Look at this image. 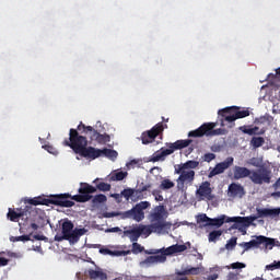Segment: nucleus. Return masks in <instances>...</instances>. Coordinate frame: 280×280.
<instances>
[{
  "label": "nucleus",
  "instance_id": "10",
  "mask_svg": "<svg viewBox=\"0 0 280 280\" xmlns=\"http://www.w3.org/2000/svg\"><path fill=\"white\" fill-rule=\"evenodd\" d=\"M249 179L254 185H264V183L270 185V180H272V171L266 166H260L258 170L252 171Z\"/></svg>",
  "mask_w": 280,
  "mask_h": 280
},
{
  "label": "nucleus",
  "instance_id": "24",
  "mask_svg": "<svg viewBox=\"0 0 280 280\" xmlns=\"http://www.w3.org/2000/svg\"><path fill=\"white\" fill-rule=\"evenodd\" d=\"M163 224L161 223H152L150 225H140V231H142V235H152V233H162Z\"/></svg>",
  "mask_w": 280,
  "mask_h": 280
},
{
  "label": "nucleus",
  "instance_id": "37",
  "mask_svg": "<svg viewBox=\"0 0 280 280\" xmlns=\"http://www.w3.org/2000/svg\"><path fill=\"white\" fill-rule=\"evenodd\" d=\"M174 185L175 184L172 182V179H163L160 184V189L166 191L167 189H173Z\"/></svg>",
  "mask_w": 280,
  "mask_h": 280
},
{
  "label": "nucleus",
  "instance_id": "59",
  "mask_svg": "<svg viewBox=\"0 0 280 280\" xmlns=\"http://www.w3.org/2000/svg\"><path fill=\"white\" fill-rule=\"evenodd\" d=\"M121 231L120 228H112L107 230V233H119Z\"/></svg>",
  "mask_w": 280,
  "mask_h": 280
},
{
  "label": "nucleus",
  "instance_id": "1",
  "mask_svg": "<svg viewBox=\"0 0 280 280\" xmlns=\"http://www.w3.org/2000/svg\"><path fill=\"white\" fill-rule=\"evenodd\" d=\"M67 198H71V194H60L50 196V198H45L43 196L34 197V198H25V205H32L33 207H38V205H45L49 207V205H55L56 207H73L75 202L68 200Z\"/></svg>",
  "mask_w": 280,
  "mask_h": 280
},
{
  "label": "nucleus",
  "instance_id": "58",
  "mask_svg": "<svg viewBox=\"0 0 280 280\" xmlns=\"http://www.w3.org/2000/svg\"><path fill=\"white\" fill-rule=\"evenodd\" d=\"M8 258H3V257H0V268L3 267V266H8Z\"/></svg>",
  "mask_w": 280,
  "mask_h": 280
},
{
  "label": "nucleus",
  "instance_id": "35",
  "mask_svg": "<svg viewBox=\"0 0 280 280\" xmlns=\"http://www.w3.org/2000/svg\"><path fill=\"white\" fill-rule=\"evenodd\" d=\"M121 197L126 198V200H130V198H132V197L137 198V189H135V188H125L121 191Z\"/></svg>",
  "mask_w": 280,
  "mask_h": 280
},
{
  "label": "nucleus",
  "instance_id": "41",
  "mask_svg": "<svg viewBox=\"0 0 280 280\" xmlns=\"http://www.w3.org/2000/svg\"><path fill=\"white\" fill-rule=\"evenodd\" d=\"M108 200V198H106V195H96L94 196V198L92 199L93 205H102V202H106Z\"/></svg>",
  "mask_w": 280,
  "mask_h": 280
},
{
  "label": "nucleus",
  "instance_id": "43",
  "mask_svg": "<svg viewBox=\"0 0 280 280\" xmlns=\"http://www.w3.org/2000/svg\"><path fill=\"white\" fill-rule=\"evenodd\" d=\"M98 253L101 255H110V257H117V250H110L106 247L100 248Z\"/></svg>",
  "mask_w": 280,
  "mask_h": 280
},
{
  "label": "nucleus",
  "instance_id": "27",
  "mask_svg": "<svg viewBox=\"0 0 280 280\" xmlns=\"http://www.w3.org/2000/svg\"><path fill=\"white\" fill-rule=\"evenodd\" d=\"M186 249H187V245L175 244L167 247L166 249L164 248L163 253H164V256L167 257L170 255H176V253H185Z\"/></svg>",
  "mask_w": 280,
  "mask_h": 280
},
{
  "label": "nucleus",
  "instance_id": "45",
  "mask_svg": "<svg viewBox=\"0 0 280 280\" xmlns=\"http://www.w3.org/2000/svg\"><path fill=\"white\" fill-rule=\"evenodd\" d=\"M265 270H270V271L280 270V260L279 261L275 260L270 265H266Z\"/></svg>",
  "mask_w": 280,
  "mask_h": 280
},
{
  "label": "nucleus",
  "instance_id": "36",
  "mask_svg": "<svg viewBox=\"0 0 280 280\" xmlns=\"http://www.w3.org/2000/svg\"><path fill=\"white\" fill-rule=\"evenodd\" d=\"M264 143H266V139H264V137H253L250 140V145H253L255 150H257V148H261Z\"/></svg>",
  "mask_w": 280,
  "mask_h": 280
},
{
  "label": "nucleus",
  "instance_id": "26",
  "mask_svg": "<svg viewBox=\"0 0 280 280\" xmlns=\"http://www.w3.org/2000/svg\"><path fill=\"white\" fill-rule=\"evenodd\" d=\"M234 180H241V178H250L252 171L244 166H234Z\"/></svg>",
  "mask_w": 280,
  "mask_h": 280
},
{
  "label": "nucleus",
  "instance_id": "32",
  "mask_svg": "<svg viewBox=\"0 0 280 280\" xmlns=\"http://www.w3.org/2000/svg\"><path fill=\"white\" fill-rule=\"evenodd\" d=\"M198 165H200V162L189 160L186 163H182V164L177 165V167H179L180 170H184V171H189V170H196V167H198Z\"/></svg>",
  "mask_w": 280,
  "mask_h": 280
},
{
  "label": "nucleus",
  "instance_id": "39",
  "mask_svg": "<svg viewBox=\"0 0 280 280\" xmlns=\"http://www.w3.org/2000/svg\"><path fill=\"white\" fill-rule=\"evenodd\" d=\"M143 250H145L144 246H141V244H139L137 242L132 243L131 253L133 255H139V253H143Z\"/></svg>",
  "mask_w": 280,
  "mask_h": 280
},
{
  "label": "nucleus",
  "instance_id": "44",
  "mask_svg": "<svg viewBox=\"0 0 280 280\" xmlns=\"http://www.w3.org/2000/svg\"><path fill=\"white\" fill-rule=\"evenodd\" d=\"M96 189H98V191H110V184L101 182L96 185Z\"/></svg>",
  "mask_w": 280,
  "mask_h": 280
},
{
  "label": "nucleus",
  "instance_id": "48",
  "mask_svg": "<svg viewBox=\"0 0 280 280\" xmlns=\"http://www.w3.org/2000/svg\"><path fill=\"white\" fill-rule=\"evenodd\" d=\"M152 196H154L155 200L158 202H163V195H161V191L160 190H153L152 191Z\"/></svg>",
  "mask_w": 280,
  "mask_h": 280
},
{
  "label": "nucleus",
  "instance_id": "17",
  "mask_svg": "<svg viewBox=\"0 0 280 280\" xmlns=\"http://www.w3.org/2000/svg\"><path fill=\"white\" fill-rule=\"evenodd\" d=\"M74 224L71 220L65 219L61 223V233L62 235H56L55 242H62L63 240H71V234L73 233Z\"/></svg>",
  "mask_w": 280,
  "mask_h": 280
},
{
  "label": "nucleus",
  "instance_id": "42",
  "mask_svg": "<svg viewBox=\"0 0 280 280\" xmlns=\"http://www.w3.org/2000/svg\"><path fill=\"white\" fill-rule=\"evenodd\" d=\"M235 246H237V237L230 238L228 241V243L225 244L226 250H233V248H235Z\"/></svg>",
  "mask_w": 280,
  "mask_h": 280
},
{
  "label": "nucleus",
  "instance_id": "18",
  "mask_svg": "<svg viewBox=\"0 0 280 280\" xmlns=\"http://www.w3.org/2000/svg\"><path fill=\"white\" fill-rule=\"evenodd\" d=\"M196 196H198L200 200H213L215 197L213 196V189H211V183L207 180L202 182L196 190Z\"/></svg>",
  "mask_w": 280,
  "mask_h": 280
},
{
  "label": "nucleus",
  "instance_id": "29",
  "mask_svg": "<svg viewBox=\"0 0 280 280\" xmlns=\"http://www.w3.org/2000/svg\"><path fill=\"white\" fill-rule=\"evenodd\" d=\"M125 178H128V172L126 171H115L109 175L110 183L124 180Z\"/></svg>",
  "mask_w": 280,
  "mask_h": 280
},
{
  "label": "nucleus",
  "instance_id": "54",
  "mask_svg": "<svg viewBox=\"0 0 280 280\" xmlns=\"http://www.w3.org/2000/svg\"><path fill=\"white\" fill-rule=\"evenodd\" d=\"M237 273L235 272H229L228 273V280H238Z\"/></svg>",
  "mask_w": 280,
  "mask_h": 280
},
{
  "label": "nucleus",
  "instance_id": "64",
  "mask_svg": "<svg viewBox=\"0 0 280 280\" xmlns=\"http://www.w3.org/2000/svg\"><path fill=\"white\" fill-rule=\"evenodd\" d=\"M276 86H277L278 89H280V82H279L278 84H276Z\"/></svg>",
  "mask_w": 280,
  "mask_h": 280
},
{
  "label": "nucleus",
  "instance_id": "13",
  "mask_svg": "<svg viewBox=\"0 0 280 280\" xmlns=\"http://www.w3.org/2000/svg\"><path fill=\"white\" fill-rule=\"evenodd\" d=\"M30 209H32V206H25L23 211L16 212L14 211V209L10 208L7 214V218L11 222H19V220H21L19 225H20V231H23V228L27 226V221L30 220V217H28Z\"/></svg>",
  "mask_w": 280,
  "mask_h": 280
},
{
  "label": "nucleus",
  "instance_id": "19",
  "mask_svg": "<svg viewBox=\"0 0 280 280\" xmlns=\"http://www.w3.org/2000/svg\"><path fill=\"white\" fill-rule=\"evenodd\" d=\"M233 158L229 156L223 162L218 163L214 168L209 173V178H213V176H218L219 174H224L231 165H233Z\"/></svg>",
  "mask_w": 280,
  "mask_h": 280
},
{
  "label": "nucleus",
  "instance_id": "28",
  "mask_svg": "<svg viewBox=\"0 0 280 280\" xmlns=\"http://www.w3.org/2000/svg\"><path fill=\"white\" fill-rule=\"evenodd\" d=\"M124 233L125 235H130L131 242H137L141 237V235H143V230H141V228L138 226L131 230H126Z\"/></svg>",
  "mask_w": 280,
  "mask_h": 280
},
{
  "label": "nucleus",
  "instance_id": "34",
  "mask_svg": "<svg viewBox=\"0 0 280 280\" xmlns=\"http://www.w3.org/2000/svg\"><path fill=\"white\" fill-rule=\"evenodd\" d=\"M103 155L107 159H110L112 161H115L117 156H119V153L113 149H102V156Z\"/></svg>",
  "mask_w": 280,
  "mask_h": 280
},
{
  "label": "nucleus",
  "instance_id": "61",
  "mask_svg": "<svg viewBox=\"0 0 280 280\" xmlns=\"http://www.w3.org/2000/svg\"><path fill=\"white\" fill-rule=\"evenodd\" d=\"M217 279H218V273L208 276V280H217Z\"/></svg>",
  "mask_w": 280,
  "mask_h": 280
},
{
  "label": "nucleus",
  "instance_id": "52",
  "mask_svg": "<svg viewBox=\"0 0 280 280\" xmlns=\"http://www.w3.org/2000/svg\"><path fill=\"white\" fill-rule=\"evenodd\" d=\"M44 150L49 152V154H56V148H54L52 145L46 144L44 145Z\"/></svg>",
  "mask_w": 280,
  "mask_h": 280
},
{
  "label": "nucleus",
  "instance_id": "60",
  "mask_svg": "<svg viewBox=\"0 0 280 280\" xmlns=\"http://www.w3.org/2000/svg\"><path fill=\"white\" fill-rule=\"evenodd\" d=\"M273 189H276V191L278 189H280V177L277 179V182L273 184Z\"/></svg>",
  "mask_w": 280,
  "mask_h": 280
},
{
  "label": "nucleus",
  "instance_id": "51",
  "mask_svg": "<svg viewBox=\"0 0 280 280\" xmlns=\"http://www.w3.org/2000/svg\"><path fill=\"white\" fill-rule=\"evenodd\" d=\"M163 250L164 248L162 249H147L144 250L145 255H159V253H161V255H163Z\"/></svg>",
  "mask_w": 280,
  "mask_h": 280
},
{
  "label": "nucleus",
  "instance_id": "47",
  "mask_svg": "<svg viewBox=\"0 0 280 280\" xmlns=\"http://www.w3.org/2000/svg\"><path fill=\"white\" fill-rule=\"evenodd\" d=\"M119 215L124 219V212H106L104 218H117Z\"/></svg>",
  "mask_w": 280,
  "mask_h": 280
},
{
  "label": "nucleus",
  "instance_id": "23",
  "mask_svg": "<svg viewBox=\"0 0 280 280\" xmlns=\"http://www.w3.org/2000/svg\"><path fill=\"white\" fill-rule=\"evenodd\" d=\"M30 222H35L39 226H45V214L38 213V211L36 210H32V207H31V209H28L27 224H30Z\"/></svg>",
  "mask_w": 280,
  "mask_h": 280
},
{
  "label": "nucleus",
  "instance_id": "33",
  "mask_svg": "<svg viewBox=\"0 0 280 280\" xmlns=\"http://www.w3.org/2000/svg\"><path fill=\"white\" fill-rule=\"evenodd\" d=\"M151 188H152V184L144 185L143 183H141L140 187L136 189V198L141 200L143 198V192L148 191Z\"/></svg>",
  "mask_w": 280,
  "mask_h": 280
},
{
  "label": "nucleus",
  "instance_id": "9",
  "mask_svg": "<svg viewBox=\"0 0 280 280\" xmlns=\"http://www.w3.org/2000/svg\"><path fill=\"white\" fill-rule=\"evenodd\" d=\"M240 246L244 248V253H246V250H250V248H259V246H264V248H269V250H271V248L275 246V238L259 235L256 236L255 240L241 243Z\"/></svg>",
  "mask_w": 280,
  "mask_h": 280
},
{
  "label": "nucleus",
  "instance_id": "12",
  "mask_svg": "<svg viewBox=\"0 0 280 280\" xmlns=\"http://www.w3.org/2000/svg\"><path fill=\"white\" fill-rule=\"evenodd\" d=\"M78 130L81 135H92L91 139H95L97 143H109L110 136L108 133H100L92 126H86L82 121L78 125Z\"/></svg>",
  "mask_w": 280,
  "mask_h": 280
},
{
  "label": "nucleus",
  "instance_id": "11",
  "mask_svg": "<svg viewBox=\"0 0 280 280\" xmlns=\"http://www.w3.org/2000/svg\"><path fill=\"white\" fill-rule=\"evenodd\" d=\"M95 191H97V188H95L94 186L88 183H81L79 188L80 195H70V197H67V200L68 198H70L71 200H74V202H89V200L93 198L91 194H95Z\"/></svg>",
  "mask_w": 280,
  "mask_h": 280
},
{
  "label": "nucleus",
  "instance_id": "50",
  "mask_svg": "<svg viewBox=\"0 0 280 280\" xmlns=\"http://www.w3.org/2000/svg\"><path fill=\"white\" fill-rule=\"evenodd\" d=\"M215 159V154L213 153H206L203 155V161H206V163H211V161H213Z\"/></svg>",
  "mask_w": 280,
  "mask_h": 280
},
{
  "label": "nucleus",
  "instance_id": "6",
  "mask_svg": "<svg viewBox=\"0 0 280 280\" xmlns=\"http://www.w3.org/2000/svg\"><path fill=\"white\" fill-rule=\"evenodd\" d=\"M175 174H178V178L176 179L178 191H186L188 187L194 185V180H196V171L188 170L185 171L178 166H175Z\"/></svg>",
  "mask_w": 280,
  "mask_h": 280
},
{
  "label": "nucleus",
  "instance_id": "4",
  "mask_svg": "<svg viewBox=\"0 0 280 280\" xmlns=\"http://www.w3.org/2000/svg\"><path fill=\"white\" fill-rule=\"evenodd\" d=\"M194 143V140L186 139V140H177L174 143H166L168 149H161L160 151H156L151 161L153 163H158V161H165V156H170V154H174L176 150H183L185 148H189Z\"/></svg>",
  "mask_w": 280,
  "mask_h": 280
},
{
  "label": "nucleus",
  "instance_id": "8",
  "mask_svg": "<svg viewBox=\"0 0 280 280\" xmlns=\"http://www.w3.org/2000/svg\"><path fill=\"white\" fill-rule=\"evenodd\" d=\"M150 207L149 201H141L137 203L132 209L122 212V220H135L136 222H142L145 220V209Z\"/></svg>",
  "mask_w": 280,
  "mask_h": 280
},
{
  "label": "nucleus",
  "instance_id": "56",
  "mask_svg": "<svg viewBox=\"0 0 280 280\" xmlns=\"http://www.w3.org/2000/svg\"><path fill=\"white\" fill-rule=\"evenodd\" d=\"M252 130L254 131V135H264L266 132L264 129L259 131V127H254Z\"/></svg>",
  "mask_w": 280,
  "mask_h": 280
},
{
  "label": "nucleus",
  "instance_id": "62",
  "mask_svg": "<svg viewBox=\"0 0 280 280\" xmlns=\"http://www.w3.org/2000/svg\"><path fill=\"white\" fill-rule=\"evenodd\" d=\"M34 240L40 241V240H44V236H42V235H34Z\"/></svg>",
  "mask_w": 280,
  "mask_h": 280
},
{
  "label": "nucleus",
  "instance_id": "53",
  "mask_svg": "<svg viewBox=\"0 0 280 280\" xmlns=\"http://www.w3.org/2000/svg\"><path fill=\"white\" fill-rule=\"evenodd\" d=\"M132 253V250H130V249H128V250H121V252H119V250H117V255H116V257H126V255H130Z\"/></svg>",
  "mask_w": 280,
  "mask_h": 280
},
{
  "label": "nucleus",
  "instance_id": "20",
  "mask_svg": "<svg viewBox=\"0 0 280 280\" xmlns=\"http://www.w3.org/2000/svg\"><path fill=\"white\" fill-rule=\"evenodd\" d=\"M187 275H200V268L190 267L183 269L182 271H176L174 275L170 276L168 280H189Z\"/></svg>",
  "mask_w": 280,
  "mask_h": 280
},
{
  "label": "nucleus",
  "instance_id": "55",
  "mask_svg": "<svg viewBox=\"0 0 280 280\" xmlns=\"http://www.w3.org/2000/svg\"><path fill=\"white\" fill-rule=\"evenodd\" d=\"M31 222V229H33V231H38V229H40V225L34 221H28Z\"/></svg>",
  "mask_w": 280,
  "mask_h": 280
},
{
  "label": "nucleus",
  "instance_id": "3",
  "mask_svg": "<svg viewBox=\"0 0 280 280\" xmlns=\"http://www.w3.org/2000/svg\"><path fill=\"white\" fill-rule=\"evenodd\" d=\"M257 217H233L228 218L226 223L229 222H235L236 224H243V226H250L257 218H275L277 215H280V208L275 209H268V208H257Z\"/></svg>",
  "mask_w": 280,
  "mask_h": 280
},
{
  "label": "nucleus",
  "instance_id": "31",
  "mask_svg": "<svg viewBox=\"0 0 280 280\" xmlns=\"http://www.w3.org/2000/svg\"><path fill=\"white\" fill-rule=\"evenodd\" d=\"M89 277L90 279L93 280H106L108 279V276L104 271H97V270H90L89 271Z\"/></svg>",
  "mask_w": 280,
  "mask_h": 280
},
{
  "label": "nucleus",
  "instance_id": "16",
  "mask_svg": "<svg viewBox=\"0 0 280 280\" xmlns=\"http://www.w3.org/2000/svg\"><path fill=\"white\" fill-rule=\"evenodd\" d=\"M160 132H163V122H159L149 131L142 132L141 141H142L143 145L153 143L154 139H156L159 137Z\"/></svg>",
  "mask_w": 280,
  "mask_h": 280
},
{
  "label": "nucleus",
  "instance_id": "57",
  "mask_svg": "<svg viewBox=\"0 0 280 280\" xmlns=\"http://www.w3.org/2000/svg\"><path fill=\"white\" fill-rule=\"evenodd\" d=\"M121 197H124L121 195V192L120 194H113L112 195V198H115V200H117V202H121Z\"/></svg>",
  "mask_w": 280,
  "mask_h": 280
},
{
  "label": "nucleus",
  "instance_id": "30",
  "mask_svg": "<svg viewBox=\"0 0 280 280\" xmlns=\"http://www.w3.org/2000/svg\"><path fill=\"white\" fill-rule=\"evenodd\" d=\"M86 233V229H73L72 230V234H70V240H68L69 242H78L80 240V237H82V235H84Z\"/></svg>",
  "mask_w": 280,
  "mask_h": 280
},
{
  "label": "nucleus",
  "instance_id": "2",
  "mask_svg": "<svg viewBox=\"0 0 280 280\" xmlns=\"http://www.w3.org/2000/svg\"><path fill=\"white\" fill-rule=\"evenodd\" d=\"M218 115L220 117V126H222V128H224L226 124H230L229 128H233V126H235L236 119H244V117H249L250 110L242 109L237 106H231L220 109Z\"/></svg>",
  "mask_w": 280,
  "mask_h": 280
},
{
  "label": "nucleus",
  "instance_id": "63",
  "mask_svg": "<svg viewBox=\"0 0 280 280\" xmlns=\"http://www.w3.org/2000/svg\"><path fill=\"white\" fill-rule=\"evenodd\" d=\"M252 280H264V278H261V277H256V278H253Z\"/></svg>",
  "mask_w": 280,
  "mask_h": 280
},
{
  "label": "nucleus",
  "instance_id": "21",
  "mask_svg": "<svg viewBox=\"0 0 280 280\" xmlns=\"http://www.w3.org/2000/svg\"><path fill=\"white\" fill-rule=\"evenodd\" d=\"M79 154L80 156H83V159H91V161H95V159H100V156H102V149L85 147Z\"/></svg>",
  "mask_w": 280,
  "mask_h": 280
},
{
  "label": "nucleus",
  "instance_id": "14",
  "mask_svg": "<svg viewBox=\"0 0 280 280\" xmlns=\"http://www.w3.org/2000/svg\"><path fill=\"white\" fill-rule=\"evenodd\" d=\"M226 222V215H221L220 218L211 219L207 214L202 213L197 217V224L199 229H205V226H222Z\"/></svg>",
  "mask_w": 280,
  "mask_h": 280
},
{
  "label": "nucleus",
  "instance_id": "5",
  "mask_svg": "<svg viewBox=\"0 0 280 280\" xmlns=\"http://www.w3.org/2000/svg\"><path fill=\"white\" fill-rule=\"evenodd\" d=\"M63 145L71 148L74 154H80L89 145V140L86 137L80 136V130L77 127V129H70L69 140H65Z\"/></svg>",
  "mask_w": 280,
  "mask_h": 280
},
{
  "label": "nucleus",
  "instance_id": "25",
  "mask_svg": "<svg viewBox=\"0 0 280 280\" xmlns=\"http://www.w3.org/2000/svg\"><path fill=\"white\" fill-rule=\"evenodd\" d=\"M164 261H167V257H165V254L162 252L161 255L147 257L140 262V266H152V264H164Z\"/></svg>",
  "mask_w": 280,
  "mask_h": 280
},
{
  "label": "nucleus",
  "instance_id": "22",
  "mask_svg": "<svg viewBox=\"0 0 280 280\" xmlns=\"http://www.w3.org/2000/svg\"><path fill=\"white\" fill-rule=\"evenodd\" d=\"M228 191L230 198H244V196H246V190H244V186L241 184H230Z\"/></svg>",
  "mask_w": 280,
  "mask_h": 280
},
{
  "label": "nucleus",
  "instance_id": "15",
  "mask_svg": "<svg viewBox=\"0 0 280 280\" xmlns=\"http://www.w3.org/2000/svg\"><path fill=\"white\" fill-rule=\"evenodd\" d=\"M165 207L164 206H158L155 208V211L151 213V222L153 224H163L162 231H170L172 229V223L165 221Z\"/></svg>",
  "mask_w": 280,
  "mask_h": 280
},
{
  "label": "nucleus",
  "instance_id": "38",
  "mask_svg": "<svg viewBox=\"0 0 280 280\" xmlns=\"http://www.w3.org/2000/svg\"><path fill=\"white\" fill-rule=\"evenodd\" d=\"M222 236V230H214L209 233V242H217Z\"/></svg>",
  "mask_w": 280,
  "mask_h": 280
},
{
  "label": "nucleus",
  "instance_id": "46",
  "mask_svg": "<svg viewBox=\"0 0 280 280\" xmlns=\"http://www.w3.org/2000/svg\"><path fill=\"white\" fill-rule=\"evenodd\" d=\"M240 130H242L244 135H249V137H253V135H255L253 128H248V126H242L240 127Z\"/></svg>",
  "mask_w": 280,
  "mask_h": 280
},
{
  "label": "nucleus",
  "instance_id": "40",
  "mask_svg": "<svg viewBox=\"0 0 280 280\" xmlns=\"http://www.w3.org/2000/svg\"><path fill=\"white\" fill-rule=\"evenodd\" d=\"M32 233L30 235L11 236L10 242H30Z\"/></svg>",
  "mask_w": 280,
  "mask_h": 280
},
{
  "label": "nucleus",
  "instance_id": "7",
  "mask_svg": "<svg viewBox=\"0 0 280 280\" xmlns=\"http://www.w3.org/2000/svg\"><path fill=\"white\" fill-rule=\"evenodd\" d=\"M215 126H218L215 122H206L196 130L189 131L188 137H218L224 135V129H215Z\"/></svg>",
  "mask_w": 280,
  "mask_h": 280
},
{
  "label": "nucleus",
  "instance_id": "49",
  "mask_svg": "<svg viewBox=\"0 0 280 280\" xmlns=\"http://www.w3.org/2000/svg\"><path fill=\"white\" fill-rule=\"evenodd\" d=\"M232 270H242V268H246V265L243 262H233L231 264Z\"/></svg>",
  "mask_w": 280,
  "mask_h": 280
}]
</instances>
